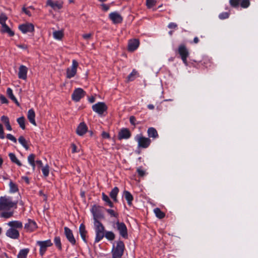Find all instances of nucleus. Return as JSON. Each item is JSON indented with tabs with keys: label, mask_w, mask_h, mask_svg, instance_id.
Masks as SVG:
<instances>
[{
	"label": "nucleus",
	"mask_w": 258,
	"mask_h": 258,
	"mask_svg": "<svg viewBox=\"0 0 258 258\" xmlns=\"http://www.w3.org/2000/svg\"><path fill=\"white\" fill-rule=\"evenodd\" d=\"M42 171L45 177L47 176L49 172V166L48 165H46L43 167L42 169Z\"/></svg>",
	"instance_id": "a18cd8bd"
},
{
	"label": "nucleus",
	"mask_w": 258,
	"mask_h": 258,
	"mask_svg": "<svg viewBox=\"0 0 258 258\" xmlns=\"http://www.w3.org/2000/svg\"><path fill=\"white\" fill-rule=\"evenodd\" d=\"M0 100L2 103L8 104L9 102L8 99L2 95L0 96Z\"/></svg>",
	"instance_id": "5fc2aeb1"
},
{
	"label": "nucleus",
	"mask_w": 258,
	"mask_h": 258,
	"mask_svg": "<svg viewBox=\"0 0 258 258\" xmlns=\"http://www.w3.org/2000/svg\"><path fill=\"white\" fill-rule=\"evenodd\" d=\"M137 172L140 176H144L145 174V172L141 168H138L137 170Z\"/></svg>",
	"instance_id": "864d4df0"
},
{
	"label": "nucleus",
	"mask_w": 258,
	"mask_h": 258,
	"mask_svg": "<svg viewBox=\"0 0 258 258\" xmlns=\"http://www.w3.org/2000/svg\"><path fill=\"white\" fill-rule=\"evenodd\" d=\"M6 235L12 239H18L20 236L19 232L15 228H11L7 230Z\"/></svg>",
	"instance_id": "2eb2a0df"
},
{
	"label": "nucleus",
	"mask_w": 258,
	"mask_h": 258,
	"mask_svg": "<svg viewBox=\"0 0 258 258\" xmlns=\"http://www.w3.org/2000/svg\"><path fill=\"white\" fill-rule=\"evenodd\" d=\"M37 244L40 246L39 252L41 255H43L47 247L52 245V243L50 239L45 241H38Z\"/></svg>",
	"instance_id": "1a4fd4ad"
},
{
	"label": "nucleus",
	"mask_w": 258,
	"mask_h": 258,
	"mask_svg": "<svg viewBox=\"0 0 258 258\" xmlns=\"http://www.w3.org/2000/svg\"><path fill=\"white\" fill-rule=\"evenodd\" d=\"M35 162L39 166V167L42 166L43 164L41 160H36Z\"/></svg>",
	"instance_id": "774afa93"
},
{
	"label": "nucleus",
	"mask_w": 258,
	"mask_h": 258,
	"mask_svg": "<svg viewBox=\"0 0 258 258\" xmlns=\"http://www.w3.org/2000/svg\"><path fill=\"white\" fill-rule=\"evenodd\" d=\"M139 41L138 39L131 40L128 44V50L130 51H134L139 46Z\"/></svg>",
	"instance_id": "412c9836"
},
{
	"label": "nucleus",
	"mask_w": 258,
	"mask_h": 258,
	"mask_svg": "<svg viewBox=\"0 0 258 258\" xmlns=\"http://www.w3.org/2000/svg\"><path fill=\"white\" fill-rule=\"evenodd\" d=\"M137 74V72L134 70L127 77L128 81H132L134 80L136 77Z\"/></svg>",
	"instance_id": "79ce46f5"
},
{
	"label": "nucleus",
	"mask_w": 258,
	"mask_h": 258,
	"mask_svg": "<svg viewBox=\"0 0 258 258\" xmlns=\"http://www.w3.org/2000/svg\"><path fill=\"white\" fill-rule=\"evenodd\" d=\"M5 138L4 131L3 125L0 123V139H4Z\"/></svg>",
	"instance_id": "603ef678"
},
{
	"label": "nucleus",
	"mask_w": 258,
	"mask_h": 258,
	"mask_svg": "<svg viewBox=\"0 0 258 258\" xmlns=\"http://www.w3.org/2000/svg\"><path fill=\"white\" fill-rule=\"evenodd\" d=\"M106 211L111 217L115 218H117L118 217V214L112 209H106Z\"/></svg>",
	"instance_id": "c03bdc74"
},
{
	"label": "nucleus",
	"mask_w": 258,
	"mask_h": 258,
	"mask_svg": "<svg viewBox=\"0 0 258 258\" xmlns=\"http://www.w3.org/2000/svg\"><path fill=\"white\" fill-rule=\"evenodd\" d=\"M107 109V106L103 102H98L92 106L93 110L99 115H102Z\"/></svg>",
	"instance_id": "9d476101"
},
{
	"label": "nucleus",
	"mask_w": 258,
	"mask_h": 258,
	"mask_svg": "<svg viewBox=\"0 0 258 258\" xmlns=\"http://www.w3.org/2000/svg\"><path fill=\"white\" fill-rule=\"evenodd\" d=\"M17 201H13L10 197L4 196L0 197V211H9L11 209L17 208Z\"/></svg>",
	"instance_id": "f257e3e1"
},
{
	"label": "nucleus",
	"mask_w": 258,
	"mask_h": 258,
	"mask_svg": "<svg viewBox=\"0 0 258 258\" xmlns=\"http://www.w3.org/2000/svg\"><path fill=\"white\" fill-rule=\"evenodd\" d=\"M136 120V119L135 116H130V123L132 125H135L136 124V123H135Z\"/></svg>",
	"instance_id": "680f3d73"
},
{
	"label": "nucleus",
	"mask_w": 258,
	"mask_h": 258,
	"mask_svg": "<svg viewBox=\"0 0 258 258\" xmlns=\"http://www.w3.org/2000/svg\"><path fill=\"white\" fill-rule=\"evenodd\" d=\"M109 18L114 24L120 23L123 20L121 16L116 12L111 13L109 15Z\"/></svg>",
	"instance_id": "ddd939ff"
},
{
	"label": "nucleus",
	"mask_w": 258,
	"mask_h": 258,
	"mask_svg": "<svg viewBox=\"0 0 258 258\" xmlns=\"http://www.w3.org/2000/svg\"><path fill=\"white\" fill-rule=\"evenodd\" d=\"M23 11L29 16L31 15V12L25 8H23Z\"/></svg>",
	"instance_id": "e2e57ef3"
},
{
	"label": "nucleus",
	"mask_w": 258,
	"mask_h": 258,
	"mask_svg": "<svg viewBox=\"0 0 258 258\" xmlns=\"http://www.w3.org/2000/svg\"><path fill=\"white\" fill-rule=\"evenodd\" d=\"M168 28L171 29H175L177 28V25L175 23L171 22L168 24Z\"/></svg>",
	"instance_id": "6e6d98bb"
},
{
	"label": "nucleus",
	"mask_w": 258,
	"mask_h": 258,
	"mask_svg": "<svg viewBox=\"0 0 258 258\" xmlns=\"http://www.w3.org/2000/svg\"><path fill=\"white\" fill-rule=\"evenodd\" d=\"M7 19V17L4 14H2L0 16V24L2 25V26L6 24V21Z\"/></svg>",
	"instance_id": "de8ad7c7"
},
{
	"label": "nucleus",
	"mask_w": 258,
	"mask_h": 258,
	"mask_svg": "<svg viewBox=\"0 0 258 258\" xmlns=\"http://www.w3.org/2000/svg\"><path fill=\"white\" fill-rule=\"evenodd\" d=\"M19 48L26 49H27V46L25 44H18L17 45Z\"/></svg>",
	"instance_id": "0e129e2a"
},
{
	"label": "nucleus",
	"mask_w": 258,
	"mask_h": 258,
	"mask_svg": "<svg viewBox=\"0 0 258 258\" xmlns=\"http://www.w3.org/2000/svg\"><path fill=\"white\" fill-rule=\"evenodd\" d=\"M35 155L33 154H31L28 157V161L32 167L33 170L35 168Z\"/></svg>",
	"instance_id": "7c9ffc66"
},
{
	"label": "nucleus",
	"mask_w": 258,
	"mask_h": 258,
	"mask_svg": "<svg viewBox=\"0 0 258 258\" xmlns=\"http://www.w3.org/2000/svg\"><path fill=\"white\" fill-rule=\"evenodd\" d=\"M154 212L156 215V216L159 219H162L165 216V214L162 212L161 210L158 208H155L154 210Z\"/></svg>",
	"instance_id": "f704fd0d"
},
{
	"label": "nucleus",
	"mask_w": 258,
	"mask_h": 258,
	"mask_svg": "<svg viewBox=\"0 0 258 258\" xmlns=\"http://www.w3.org/2000/svg\"><path fill=\"white\" fill-rule=\"evenodd\" d=\"M96 237L95 242H99L104 237L105 228L103 224L100 221L94 222Z\"/></svg>",
	"instance_id": "f03ea898"
},
{
	"label": "nucleus",
	"mask_w": 258,
	"mask_h": 258,
	"mask_svg": "<svg viewBox=\"0 0 258 258\" xmlns=\"http://www.w3.org/2000/svg\"><path fill=\"white\" fill-rule=\"evenodd\" d=\"M119 192V189L117 187H114L109 194L110 197L114 202H117V196Z\"/></svg>",
	"instance_id": "cd10ccee"
},
{
	"label": "nucleus",
	"mask_w": 258,
	"mask_h": 258,
	"mask_svg": "<svg viewBox=\"0 0 258 258\" xmlns=\"http://www.w3.org/2000/svg\"><path fill=\"white\" fill-rule=\"evenodd\" d=\"M101 6L102 7V10H103L104 11H107L109 9V5L102 4V5H101Z\"/></svg>",
	"instance_id": "bf43d9fd"
},
{
	"label": "nucleus",
	"mask_w": 258,
	"mask_h": 258,
	"mask_svg": "<svg viewBox=\"0 0 258 258\" xmlns=\"http://www.w3.org/2000/svg\"><path fill=\"white\" fill-rule=\"evenodd\" d=\"M124 249V244L122 241L116 242V246H114L112 250V258H121Z\"/></svg>",
	"instance_id": "7ed1b4c3"
},
{
	"label": "nucleus",
	"mask_w": 258,
	"mask_h": 258,
	"mask_svg": "<svg viewBox=\"0 0 258 258\" xmlns=\"http://www.w3.org/2000/svg\"><path fill=\"white\" fill-rule=\"evenodd\" d=\"M102 200L104 201L106 205H108L110 207L112 208L113 207V204L110 201L108 196L105 195L104 192L102 193Z\"/></svg>",
	"instance_id": "2f4dec72"
},
{
	"label": "nucleus",
	"mask_w": 258,
	"mask_h": 258,
	"mask_svg": "<svg viewBox=\"0 0 258 258\" xmlns=\"http://www.w3.org/2000/svg\"><path fill=\"white\" fill-rule=\"evenodd\" d=\"M27 118L31 123L35 126L36 125V123L35 119V113L33 109H30L28 110L27 113Z\"/></svg>",
	"instance_id": "4be33fe9"
},
{
	"label": "nucleus",
	"mask_w": 258,
	"mask_h": 258,
	"mask_svg": "<svg viewBox=\"0 0 258 258\" xmlns=\"http://www.w3.org/2000/svg\"><path fill=\"white\" fill-rule=\"evenodd\" d=\"M178 51L181 56L183 62L187 66V58L189 55V52L184 44H181L179 46Z\"/></svg>",
	"instance_id": "423d86ee"
},
{
	"label": "nucleus",
	"mask_w": 258,
	"mask_h": 258,
	"mask_svg": "<svg viewBox=\"0 0 258 258\" xmlns=\"http://www.w3.org/2000/svg\"><path fill=\"white\" fill-rule=\"evenodd\" d=\"M103 207L98 205H93L91 209V212L93 216L94 222L99 221V219L103 218Z\"/></svg>",
	"instance_id": "39448f33"
},
{
	"label": "nucleus",
	"mask_w": 258,
	"mask_h": 258,
	"mask_svg": "<svg viewBox=\"0 0 258 258\" xmlns=\"http://www.w3.org/2000/svg\"><path fill=\"white\" fill-rule=\"evenodd\" d=\"M101 136L104 139H108L110 138V135H109V133L105 132H103L102 133Z\"/></svg>",
	"instance_id": "052dcab7"
},
{
	"label": "nucleus",
	"mask_w": 258,
	"mask_h": 258,
	"mask_svg": "<svg viewBox=\"0 0 258 258\" xmlns=\"http://www.w3.org/2000/svg\"><path fill=\"white\" fill-rule=\"evenodd\" d=\"M17 121L19 124L20 127L22 130L25 129V119L24 116H21L17 118Z\"/></svg>",
	"instance_id": "c9c22d12"
},
{
	"label": "nucleus",
	"mask_w": 258,
	"mask_h": 258,
	"mask_svg": "<svg viewBox=\"0 0 258 258\" xmlns=\"http://www.w3.org/2000/svg\"><path fill=\"white\" fill-rule=\"evenodd\" d=\"M63 36V34L61 31H55L53 33V36L56 39L60 40Z\"/></svg>",
	"instance_id": "58836bf2"
},
{
	"label": "nucleus",
	"mask_w": 258,
	"mask_h": 258,
	"mask_svg": "<svg viewBox=\"0 0 258 258\" xmlns=\"http://www.w3.org/2000/svg\"><path fill=\"white\" fill-rule=\"evenodd\" d=\"M7 138L12 141H13L14 143H17V139L12 134H7L6 136Z\"/></svg>",
	"instance_id": "8fccbe9b"
},
{
	"label": "nucleus",
	"mask_w": 258,
	"mask_h": 258,
	"mask_svg": "<svg viewBox=\"0 0 258 258\" xmlns=\"http://www.w3.org/2000/svg\"><path fill=\"white\" fill-rule=\"evenodd\" d=\"M47 5L50 6L53 10H59L62 8L63 2L61 1L53 2L52 0H47Z\"/></svg>",
	"instance_id": "a211bd4d"
},
{
	"label": "nucleus",
	"mask_w": 258,
	"mask_h": 258,
	"mask_svg": "<svg viewBox=\"0 0 258 258\" xmlns=\"http://www.w3.org/2000/svg\"><path fill=\"white\" fill-rule=\"evenodd\" d=\"M9 156L12 162L13 163H15L17 165H18L19 166H21L22 165L20 161L18 159L16 155L12 153H10L9 154Z\"/></svg>",
	"instance_id": "473e14b6"
},
{
	"label": "nucleus",
	"mask_w": 258,
	"mask_h": 258,
	"mask_svg": "<svg viewBox=\"0 0 258 258\" xmlns=\"http://www.w3.org/2000/svg\"><path fill=\"white\" fill-rule=\"evenodd\" d=\"M104 236L108 240H113L115 238V235L112 231H106L105 233Z\"/></svg>",
	"instance_id": "4c0bfd02"
},
{
	"label": "nucleus",
	"mask_w": 258,
	"mask_h": 258,
	"mask_svg": "<svg viewBox=\"0 0 258 258\" xmlns=\"http://www.w3.org/2000/svg\"><path fill=\"white\" fill-rule=\"evenodd\" d=\"M147 134L149 139L151 138L153 139H155L158 138L159 136L156 130L152 127H149L148 129Z\"/></svg>",
	"instance_id": "5701e85b"
},
{
	"label": "nucleus",
	"mask_w": 258,
	"mask_h": 258,
	"mask_svg": "<svg viewBox=\"0 0 258 258\" xmlns=\"http://www.w3.org/2000/svg\"><path fill=\"white\" fill-rule=\"evenodd\" d=\"M88 128L84 122H81L78 125L76 132L77 134L80 136H83L87 131Z\"/></svg>",
	"instance_id": "aec40b11"
},
{
	"label": "nucleus",
	"mask_w": 258,
	"mask_h": 258,
	"mask_svg": "<svg viewBox=\"0 0 258 258\" xmlns=\"http://www.w3.org/2000/svg\"><path fill=\"white\" fill-rule=\"evenodd\" d=\"M229 3L230 5L234 8H236L239 5L242 6V0H230Z\"/></svg>",
	"instance_id": "ea45409f"
},
{
	"label": "nucleus",
	"mask_w": 258,
	"mask_h": 258,
	"mask_svg": "<svg viewBox=\"0 0 258 258\" xmlns=\"http://www.w3.org/2000/svg\"><path fill=\"white\" fill-rule=\"evenodd\" d=\"M5 125H6V128H7L8 130H9V131H12V127H11V124H10V122H9V123H7V124H5Z\"/></svg>",
	"instance_id": "338daca9"
},
{
	"label": "nucleus",
	"mask_w": 258,
	"mask_h": 258,
	"mask_svg": "<svg viewBox=\"0 0 258 258\" xmlns=\"http://www.w3.org/2000/svg\"><path fill=\"white\" fill-rule=\"evenodd\" d=\"M92 33L84 34L82 35L83 38L85 40H88L91 38Z\"/></svg>",
	"instance_id": "4d7b16f0"
},
{
	"label": "nucleus",
	"mask_w": 258,
	"mask_h": 258,
	"mask_svg": "<svg viewBox=\"0 0 258 258\" xmlns=\"http://www.w3.org/2000/svg\"><path fill=\"white\" fill-rule=\"evenodd\" d=\"M79 232L81 235V238L83 240L87 243V240L86 239V234L87 233V231L86 230L85 226L84 224H81L79 227Z\"/></svg>",
	"instance_id": "b1692460"
},
{
	"label": "nucleus",
	"mask_w": 258,
	"mask_h": 258,
	"mask_svg": "<svg viewBox=\"0 0 258 258\" xmlns=\"http://www.w3.org/2000/svg\"><path fill=\"white\" fill-rule=\"evenodd\" d=\"M131 136V133L130 130L126 128L121 129L118 133V139H128Z\"/></svg>",
	"instance_id": "dca6fc26"
},
{
	"label": "nucleus",
	"mask_w": 258,
	"mask_h": 258,
	"mask_svg": "<svg viewBox=\"0 0 258 258\" xmlns=\"http://www.w3.org/2000/svg\"><path fill=\"white\" fill-rule=\"evenodd\" d=\"M30 249L28 248L21 249L17 255V258H27Z\"/></svg>",
	"instance_id": "bb28decb"
},
{
	"label": "nucleus",
	"mask_w": 258,
	"mask_h": 258,
	"mask_svg": "<svg viewBox=\"0 0 258 258\" xmlns=\"http://www.w3.org/2000/svg\"><path fill=\"white\" fill-rule=\"evenodd\" d=\"M19 29L22 31L23 33H26L27 32H32L34 30V26L31 23H26L20 25Z\"/></svg>",
	"instance_id": "f8f14e48"
},
{
	"label": "nucleus",
	"mask_w": 258,
	"mask_h": 258,
	"mask_svg": "<svg viewBox=\"0 0 258 258\" xmlns=\"http://www.w3.org/2000/svg\"><path fill=\"white\" fill-rule=\"evenodd\" d=\"M8 225L13 228L21 229L23 227V223L19 221H12L8 223Z\"/></svg>",
	"instance_id": "393cba45"
},
{
	"label": "nucleus",
	"mask_w": 258,
	"mask_h": 258,
	"mask_svg": "<svg viewBox=\"0 0 258 258\" xmlns=\"http://www.w3.org/2000/svg\"><path fill=\"white\" fill-rule=\"evenodd\" d=\"M229 14L228 12H223L219 14V18L223 20L226 18H228L229 17Z\"/></svg>",
	"instance_id": "09e8293b"
},
{
	"label": "nucleus",
	"mask_w": 258,
	"mask_h": 258,
	"mask_svg": "<svg viewBox=\"0 0 258 258\" xmlns=\"http://www.w3.org/2000/svg\"><path fill=\"white\" fill-rule=\"evenodd\" d=\"M18 141L26 150H28L29 149V146L27 144V141L24 138V137L20 136L18 139Z\"/></svg>",
	"instance_id": "72a5a7b5"
},
{
	"label": "nucleus",
	"mask_w": 258,
	"mask_h": 258,
	"mask_svg": "<svg viewBox=\"0 0 258 258\" xmlns=\"http://www.w3.org/2000/svg\"><path fill=\"white\" fill-rule=\"evenodd\" d=\"M14 212L13 211H7L4 212L0 214V217L4 218H9L13 216Z\"/></svg>",
	"instance_id": "e433bc0d"
},
{
	"label": "nucleus",
	"mask_w": 258,
	"mask_h": 258,
	"mask_svg": "<svg viewBox=\"0 0 258 258\" xmlns=\"http://www.w3.org/2000/svg\"><path fill=\"white\" fill-rule=\"evenodd\" d=\"M250 5L249 0H243V8H247Z\"/></svg>",
	"instance_id": "13d9d810"
},
{
	"label": "nucleus",
	"mask_w": 258,
	"mask_h": 258,
	"mask_svg": "<svg viewBox=\"0 0 258 258\" xmlns=\"http://www.w3.org/2000/svg\"><path fill=\"white\" fill-rule=\"evenodd\" d=\"M116 228L118 231L119 234L124 238H127V229L126 225L123 222H120L117 221L116 222Z\"/></svg>",
	"instance_id": "6e6552de"
},
{
	"label": "nucleus",
	"mask_w": 258,
	"mask_h": 258,
	"mask_svg": "<svg viewBox=\"0 0 258 258\" xmlns=\"http://www.w3.org/2000/svg\"><path fill=\"white\" fill-rule=\"evenodd\" d=\"M72 153L77 152V147L75 144H73L72 145Z\"/></svg>",
	"instance_id": "69168bd1"
},
{
	"label": "nucleus",
	"mask_w": 258,
	"mask_h": 258,
	"mask_svg": "<svg viewBox=\"0 0 258 258\" xmlns=\"http://www.w3.org/2000/svg\"><path fill=\"white\" fill-rule=\"evenodd\" d=\"M27 72L28 69L26 66L23 65L20 66L18 72L19 78L23 80H26Z\"/></svg>",
	"instance_id": "6ab92c4d"
},
{
	"label": "nucleus",
	"mask_w": 258,
	"mask_h": 258,
	"mask_svg": "<svg viewBox=\"0 0 258 258\" xmlns=\"http://www.w3.org/2000/svg\"><path fill=\"white\" fill-rule=\"evenodd\" d=\"M9 186L11 192H16L18 190L17 185L12 181L10 182Z\"/></svg>",
	"instance_id": "a19ab883"
},
{
	"label": "nucleus",
	"mask_w": 258,
	"mask_h": 258,
	"mask_svg": "<svg viewBox=\"0 0 258 258\" xmlns=\"http://www.w3.org/2000/svg\"><path fill=\"white\" fill-rule=\"evenodd\" d=\"M135 140L138 143V147L139 148H147L151 143L150 139L145 137L141 134L136 135Z\"/></svg>",
	"instance_id": "20e7f679"
},
{
	"label": "nucleus",
	"mask_w": 258,
	"mask_h": 258,
	"mask_svg": "<svg viewBox=\"0 0 258 258\" xmlns=\"http://www.w3.org/2000/svg\"><path fill=\"white\" fill-rule=\"evenodd\" d=\"M79 66L78 62L75 59L72 60V64L70 68L67 69V78L71 79L74 77L77 73V69Z\"/></svg>",
	"instance_id": "0eeeda50"
},
{
	"label": "nucleus",
	"mask_w": 258,
	"mask_h": 258,
	"mask_svg": "<svg viewBox=\"0 0 258 258\" xmlns=\"http://www.w3.org/2000/svg\"><path fill=\"white\" fill-rule=\"evenodd\" d=\"M1 120L3 121L5 124L10 122L9 119L8 117L7 116L3 115L1 117Z\"/></svg>",
	"instance_id": "3c124183"
},
{
	"label": "nucleus",
	"mask_w": 258,
	"mask_h": 258,
	"mask_svg": "<svg viewBox=\"0 0 258 258\" xmlns=\"http://www.w3.org/2000/svg\"><path fill=\"white\" fill-rule=\"evenodd\" d=\"M155 0H146V5L148 8H151L155 5Z\"/></svg>",
	"instance_id": "49530a36"
},
{
	"label": "nucleus",
	"mask_w": 258,
	"mask_h": 258,
	"mask_svg": "<svg viewBox=\"0 0 258 258\" xmlns=\"http://www.w3.org/2000/svg\"><path fill=\"white\" fill-rule=\"evenodd\" d=\"M1 32L2 33H7L10 36H13L14 35V31L11 30V29L7 24H5L4 25L2 26Z\"/></svg>",
	"instance_id": "c756f323"
},
{
	"label": "nucleus",
	"mask_w": 258,
	"mask_h": 258,
	"mask_svg": "<svg viewBox=\"0 0 258 258\" xmlns=\"http://www.w3.org/2000/svg\"><path fill=\"white\" fill-rule=\"evenodd\" d=\"M7 94L9 97L17 105H19V104L16 99V98L15 97V96L13 95V90L11 88H8L7 90Z\"/></svg>",
	"instance_id": "c85d7f7f"
},
{
	"label": "nucleus",
	"mask_w": 258,
	"mask_h": 258,
	"mask_svg": "<svg viewBox=\"0 0 258 258\" xmlns=\"http://www.w3.org/2000/svg\"><path fill=\"white\" fill-rule=\"evenodd\" d=\"M123 196L126 200L127 204L129 206L132 205V201L133 200V197L132 194L128 191L125 190L123 192Z\"/></svg>",
	"instance_id": "a878e982"
},
{
	"label": "nucleus",
	"mask_w": 258,
	"mask_h": 258,
	"mask_svg": "<svg viewBox=\"0 0 258 258\" xmlns=\"http://www.w3.org/2000/svg\"><path fill=\"white\" fill-rule=\"evenodd\" d=\"M54 242L56 246L59 249H61V244L60 241V238L59 237H55L54 239Z\"/></svg>",
	"instance_id": "37998d69"
},
{
	"label": "nucleus",
	"mask_w": 258,
	"mask_h": 258,
	"mask_svg": "<svg viewBox=\"0 0 258 258\" xmlns=\"http://www.w3.org/2000/svg\"><path fill=\"white\" fill-rule=\"evenodd\" d=\"M64 233L67 239L71 244H72L73 245H75L76 244V240L73 235L72 230L67 227H65L64 228Z\"/></svg>",
	"instance_id": "4468645a"
},
{
	"label": "nucleus",
	"mask_w": 258,
	"mask_h": 258,
	"mask_svg": "<svg viewBox=\"0 0 258 258\" xmlns=\"http://www.w3.org/2000/svg\"><path fill=\"white\" fill-rule=\"evenodd\" d=\"M85 95V92L80 88L75 89L72 95V99L78 102Z\"/></svg>",
	"instance_id": "9b49d317"
},
{
	"label": "nucleus",
	"mask_w": 258,
	"mask_h": 258,
	"mask_svg": "<svg viewBox=\"0 0 258 258\" xmlns=\"http://www.w3.org/2000/svg\"><path fill=\"white\" fill-rule=\"evenodd\" d=\"M24 228L27 231L32 232L37 229V226L35 221L28 219V222L25 224Z\"/></svg>",
	"instance_id": "f3484780"
}]
</instances>
